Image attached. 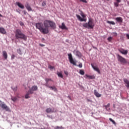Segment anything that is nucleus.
Segmentation results:
<instances>
[{"mask_svg": "<svg viewBox=\"0 0 129 129\" xmlns=\"http://www.w3.org/2000/svg\"><path fill=\"white\" fill-rule=\"evenodd\" d=\"M117 59L119 62H120L121 64H127V61L126 59L123 57H122L120 55H117Z\"/></svg>", "mask_w": 129, "mask_h": 129, "instance_id": "7", "label": "nucleus"}, {"mask_svg": "<svg viewBox=\"0 0 129 129\" xmlns=\"http://www.w3.org/2000/svg\"><path fill=\"white\" fill-rule=\"evenodd\" d=\"M109 106H110V104L108 103L107 105L105 106V107L107 109V107H109Z\"/></svg>", "mask_w": 129, "mask_h": 129, "instance_id": "37", "label": "nucleus"}, {"mask_svg": "<svg viewBox=\"0 0 129 129\" xmlns=\"http://www.w3.org/2000/svg\"><path fill=\"white\" fill-rule=\"evenodd\" d=\"M16 5H17V6L20 8V9H24V8H25V7H24V5H23V4L20 3L19 2H17L16 3Z\"/></svg>", "mask_w": 129, "mask_h": 129, "instance_id": "19", "label": "nucleus"}, {"mask_svg": "<svg viewBox=\"0 0 129 129\" xmlns=\"http://www.w3.org/2000/svg\"><path fill=\"white\" fill-rule=\"evenodd\" d=\"M107 24H110L111 25H115V23L113 21H107Z\"/></svg>", "mask_w": 129, "mask_h": 129, "instance_id": "27", "label": "nucleus"}, {"mask_svg": "<svg viewBox=\"0 0 129 129\" xmlns=\"http://www.w3.org/2000/svg\"><path fill=\"white\" fill-rule=\"evenodd\" d=\"M118 51L119 52H120V53H121V54H123V55H126L128 52L127 50H125L123 49H119Z\"/></svg>", "mask_w": 129, "mask_h": 129, "instance_id": "14", "label": "nucleus"}, {"mask_svg": "<svg viewBox=\"0 0 129 129\" xmlns=\"http://www.w3.org/2000/svg\"><path fill=\"white\" fill-rule=\"evenodd\" d=\"M5 102H2V100H0V107H1L2 105Z\"/></svg>", "mask_w": 129, "mask_h": 129, "instance_id": "40", "label": "nucleus"}, {"mask_svg": "<svg viewBox=\"0 0 129 129\" xmlns=\"http://www.w3.org/2000/svg\"><path fill=\"white\" fill-rule=\"evenodd\" d=\"M85 76L89 78V79H95V76L94 75L90 76L88 75H86Z\"/></svg>", "mask_w": 129, "mask_h": 129, "instance_id": "21", "label": "nucleus"}, {"mask_svg": "<svg viewBox=\"0 0 129 129\" xmlns=\"http://www.w3.org/2000/svg\"><path fill=\"white\" fill-rule=\"evenodd\" d=\"M64 73L66 75H67V76H68V72L66 71H64Z\"/></svg>", "mask_w": 129, "mask_h": 129, "instance_id": "39", "label": "nucleus"}, {"mask_svg": "<svg viewBox=\"0 0 129 129\" xmlns=\"http://www.w3.org/2000/svg\"><path fill=\"white\" fill-rule=\"evenodd\" d=\"M3 56L5 60H7L8 59V53L6 50L3 51L2 52Z\"/></svg>", "mask_w": 129, "mask_h": 129, "instance_id": "15", "label": "nucleus"}, {"mask_svg": "<svg viewBox=\"0 0 129 129\" xmlns=\"http://www.w3.org/2000/svg\"><path fill=\"white\" fill-rule=\"evenodd\" d=\"M44 25L42 23H37L36 24V29H38L40 32L42 34H48L49 33V30H48L46 27H43Z\"/></svg>", "mask_w": 129, "mask_h": 129, "instance_id": "2", "label": "nucleus"}, {"mask_svg": "<svg viewBox=\"0 0 129 129\" xmlns=\"http://www.w3.org/2000/svg\"><path fill=\"white\" fill-rule=\"evenodd\" d=\"M117 3H120L121 0H116Z\"/></svg>", "mask_w": 129, "mask_h": 129, "instance_id": "48", "label": "nucleus"}, {"mask_svg": "<svg viewBox=\"0 0 129 129\" xmlns=\"http://www.w3.org/2000/svg\"><path fill=\"white\" fill-rule=\"evenodd\" d=\"M11 99L12 100H13V101H16L17 98V97H15L12 98Z\"/></svg>", "mask_w": 129, "mask_h": 129, "instance_id": "34", "label": "nucleus"}, {"mask_svg": "<svg viewBox=\"0 0 129 129\" xmlns=\"http://www.w3.org/2000/svg\"><path fill=\"white\" fill-rule=\"evenodd\" d=\"M112 40V37H109L107 38V40H108L109 42H111Z\"/></svg>", "mask_w": 129, "mask_h": 129, "instance_id": "32", "label": "nucleus"}, {"mask_svg": "<svg viewBox=\"0 0 129 129\" xmlns=\"http://www.w3.org/2000/svg\"><path fill=\"white\" fill-rule=\"evenodd\" d=\"M48 68H49V69H53L54 68V67L51 66V65H49L48 66Z\"/></svg>", "mask_w": 129, "mask_h": 129, "instance_id": "41", "label": "nucleus"}, {"mask_svg": "<svg viewBox=\"0 0 129 129\" xmlns=\"http://www.w3.org/2000/svg\"><path fill=\"white\" fill-rule=\"evenodd\" d=\"M48 87V88H50V89H51L52 90H53L54 91L56 92L57 91V88H56L55 86H49V87Z\"/></svg>", "mask_w": 129, "mask_h": 129, "instance_id": "22", "label": "nucleus"}, {"mask_svg": "<svg viewBox=\"0 0 129 129\" xmlns=\"http://www.w3.org/2000/svg\"><path fill=\"white\" fill-rule=\"evenodd\" d=\"M15 37L16 39H21V40H23V41H27V36L25 35L23 32H22V30L20 29H17L15 31Z\"/></svg>", "mask_w": 129, "mask_h": 129, "instance_id": "1", "label": "nucleus"}, {"mask_svg": "<svg viewBox=\"0 0 129 129\" xmlns=\"http://www.w3.org/2000/svg\"><path fill=\"white\" fill-rule=\"evenodd\" d=\"M0 33L1 34H6L7 33V31H6V29L3 27H0Z\"/></svg>", "mask_w": 129, "mask_h": 129, "instance_id": "20", "label": "nucleus"}, {"mask_svg": "<svg viewBox=\"0 0 129 129\" xmlns=\"http://www.w3.org/2000/svg\"><path fill=\"white\" fill-rule=\"evenodd\" d=\"M25 8H26L27 11H29V12H31L32 11V8L30 6V4L28 3L25 5Z\"/></svg>", "mask_w": 129, "mask_h": 129, "instance_id": "17", "label": "nucleus"}, {"mask_svg": "<svg viewBox=\"0 0 129 129\" xmlns=\"http://www.w3.org/2000/svg\"><path fill=\"white\" fill-rule=\"evenodd\" d=\"M80 2H82V3H85V4H87V1L86 0H80Z\"/></svg>", "mask_w": 129, "mask_h": 129, "instance_id": "36", "label": "nucleus"}, {"mask_svg": "<svg viewBox=\"0 0 129 129\" xmlns=\"http://www.w3.org/2000/svg\"><path fill=\"white\" fill-rule=\"evenodd\" d=\"M94 95H95L96 97H98V98L101 97V94H100L99 93H98V92H97L96 90H94Z\"/></svg>", "mask_w": 129, "mask_h": 129, "instance_id": "16", "label": "nucleus"}, {"mask_svg": "<svg viewBox=\"0 0 129 129\" xmlns=\"http://www.w3.org/2000/svg\"><path fill=\"white\" fill-rule=\"evenodd\" d=\"M80 74H81V75H84V74H85V73L84 72V71L81 70H80Z\"/></svg>", "mask_w": 129, "mask_h": 129, "instance_id": "30", "label": "nucleus"}, {"mask_svg": "<svg viewBox=\"0 0 129 129\" xmlns=\"http://www.w3.org/2000/svg\"><path fill=\"white\" fill-rule=\"evenodd\" d=\"M83 26L84 28H87V29H93V28H94L93 20L91 19H89L88 22L85 23Z\"/></svg>", "mask_w": 129, "mask_h": 129, "instance_id": "5", "label": "nucleus"}, {"mask_svg": "<svg viewBox=\"0 0 129 129\" xmlns=\"http://www.w3.org/2000/svg\"><path fill=\"white\" fill-rule=\"evenodd\" d=\"M45 111L47 113H53V112H55V109L54 108H48L46 109Z\"/></svg>", "mask_w": 129, "mask_h": 129, "instance_id": "10", "label": "nucleus"}, {"mask_svg": "<svg viewBox=\"0 0 129 129\" xmlns=\"http://www.w3.org/2000/svg\"><path fill=\"white\" fill-rule=\"evenodd\" d=\"M40 46H41V47H44V46H45V45H44V44H40Z\"/></svg>", "mask_w": 129, "mask_h": 129, "instance_id": "49", "label": "nucleus"}, {"mask_svg": "<svg viewBox=\"0 0 129 129\" xmlns=\"http://www.w3.org/2000/svg\"><path fill=\"white\" fill-rule=\"evenodd\" d=\"M119 3L115 2V3H114V6H115L116 8H117V7H118V4H119Z\"/></svg>", "mask_w": 129, "mask_h": 129, "instance_id": "35", "label": "nucleus"}, {"mask_svg": "<svg viewBox=\"0 0 129 129\" xmlns=\"http://www.w3.org/2000/svg\"><path fill=\"white\" fill-rule=\"evenodd\" d=\"M113 34H114V36H117V33H116V32H114Z\"/></svg>", "mask_w": 129, "mask_h": 129, "instance_id": "46", "label": "nucleus"}, {"mask_svg": "<svg viewBox=\"0 0 129 129\" xmlns=\"http://www.w3.org/2000/svg\"><path fill=\"white\" fill-rule=\"evenodd\" d=\"M109 119L110 121H111V122H112V123H113V124H114L115 125H116V122H115V121H114V120H113L112 118H109Z\"/></svg>", "mask_w": 129, "mask_h": 129, "instance_id": "26", "label": "nucleus"}, {"mask_svg": "<svg viewBox=\"0 0 129 129\" xmlns=\"http://www.w3.org/2000/svg\"><path fill=\"white\" fill-rule=\"evenodd\" d=\"M54 129H63L64 127H63L62 126H56L54 127Z\"/></svg>", "mask_w": 129, "mask_h": 129, "instance_id": "29", "label": "nucleus"}, {"mask_svg": "<svg viewBox=\"0 0 129 129\" xmlns=\"http://www.w3.org/2000/svg\"><path fill=\"white\" fill-rule=\"evenodd\" d=\"M15 57H16L15 56V54H12V56H11V59L12 60H14V59H15Z\"/></svg>", "mask_w": 129, "mask_h": 129, "instance_id": "38", "label": "nucleus"}, {"mask_svg": "<svg viewBox=\"0 0 129 129\" xmlns=\"http://www.w3.org/2000/svg\"><path fill=\"white\" fill-rule=\"evenodd\" d=\"M17 53L19 54V55H23V52L20 48L17 49Z\"/></svg>", "mask_w": 129, "mask_h": 129, "instance_id": "25", "label": "nucleus"}, {"mask_svg": "<svg viewBox=\"0 0 129 129\" xmlns=\"http://www.w3.org/2000/svg\"><path fill=\"white\" fill-rule=\"evenodd\" d=\"M68 55L69 56V59L70 60V63L71 64H73V65H74L75 66H77L76 62L75 61H74V59H73V57H72V54L71 53H68ZM78 67H79V68H82V63H80L79 65H77Z\"/></svg>", "mask_w": 129, "mask_h": 129, "instance_id": "6", "label": "nucleus"}, {"mask_svg": "<svg viewBox=\"0 0 129 129\" xmlns=\"http://www.w3.org/2000/svg\"><path fill=\"white\" fill-rule=\"evenodd\" d=\"M44 27H46L47 30H49V27H50L51 29H56V24L53 21L50 20H45L43 22Z\"/></svg>", "mask_w": 129, "mask_h": 129, "instance_id": "3", "label": "nucleus"}, {"mask_svg": "<svg viewBox=\"0 0 129 129\" xmlns=\"http://www.w3.org/2000/svg\"><path fill=\"white\" fill-rule=\"evenodd\" d=\"M37 90H38V86L36 85H34L28 91L30 93H32V94H33L34 91H37Z\"/></svg>", "mask_w": 129, "mask_h": 129, "instance_id": "8", "label": "nucleus"}, {"mask_svg": "<svg viewBox=\"0 0 129 129\" xmlns=\"http://www.w3.org/2000/svg\"><path fill=\"white\" fill-rule=\"evenodd\" d=\"M23 13H24V15H27V11H23Z\"/></svg>", "mask_w": 129, "mask_h": 129, "instance_id": "45", "label": "nucleus"}, {"mask_svg": "<svg viewBox=\"0 0 129 129\" xmlns=\"http://www.w3.org/2000/svg\"><path fill=\"white\" fill-rule=\"evenodd\" d=\"M76 55L78 57H81V53L79 51H76Z\"/></svg>", "mask_w": 129, "mask_h": 129, "instance_id": "28", "label": "nucleus"}, {"mask_svg": "<svg viewBox=\"0 0 129 129\" xmlns=\"http://www.w3.org/2000/svg\"><path fill=\"white\" fill-rule=\"evenodd\" d=\"M68 98L69 99H70V100H72V99L71 98V97H70V96H68Z\"/></svg>", "mask_w": 129, "mask_h": 129, "instance_id": "44", "label": "nucleus"}, {"mask_svg": "<svg viewBox=\"0 0 129 129\" xmlns=\"http://www.w3.org/2000/svg\"><path fill=\"white\" fill-rule=\"evenodd\" d=\"M45 81L46 82V83L45 84L46 87H49V85L48 84L49 81H53V80H52V79L50 78H45Z\"/></svg>", "mask_w": 129, "mask_h": 129, "instance_id": "13", "label": "nucleus"}, {"mask_svg": "<svg viewBox=\"0 0 129 129\" xmlns=\"http://www.w3.org/2000/svg\"><path fill=\"white\" fill-rule=\"evenodd\" d=\"M59 28L60 29H61V30H68V28L66 27V26L65 25V23H64V22L62 23L61 26H59Z\"/></svg>", "mask_w": 129, "mask_h": 129, "instance_id": "11", "label": "nucleus"}, {"mask_svg": "<svg viewBox=\"0 0 129 129\" xmlns=\"http://www.w3.org/2000/svg\"><path fill=\"white\" fill-rule=\"evenodd\" d=\"M20 26H24V23H23L22 22H20Z\"/></svg>", "mask_w": 129, "mask_h": 129, "instance_id": "42", "label": "nucleus"}, {"mask_svg": "<svg viewBox=\"0 0 129 129\" xmlns=\"http://www.w3.org/2000/svg\"><path fill=\"white\" fill-rule=\"evenodd\" d=\"M87 101H88V102H91V101H92L91 100L87 99Z\"/></svg>", "mask_w": 129, "mask_h": 129, "instance_id": "43", "label": "nucleus"}, {"mask_svg": "<svg viewBox=\"0 0 129 129\" xmlns=\"http://www.w3.org/2000/svg\"><path fill=\"white\" fill-rule=\"evenodd\" d=\"M1 107L2 109L6 110V111H10V108L5 103L2 105Z\"/></svg>", "mask_w": 129, "mask_h": 129, "instance_id": "9", "label": "nucleus"}, {"mask_svg": "<svg viewBox=\"0 0 129 129\" xmlns=\"http://www.w3.org/2000/svg\"><path fill=\"white\" fill-rule=\"evenodd\" d=\"M46 2L44 1L42 4V7H46Z\"/></svg>", "mask_w": 129, "mask_h": 129, "instance_id": "33", "label": "nucleus"}, {"mask_svg": "<svg viewBox=\"0 0 129 129\" xmlns=\"http://www.w3.org/2000/svg\"><path fill=\"white\" fill-rule=\"evenodd\" d=\"M126 37L127 38V39H129V34H126Z\"/></svg>", "mask_w": 129, "mask_h": 129, "instance_id": "47", "label": "nucleus"}, {"mask_svg": "<svg viewBox=\"0 0 129 129\" xmlns=\"http://www.w3.org/2000/svg\"><path fill=\"white\" fill-rule=\"evenodd\" d=\"M115 21H116L117 23H122L123 19H122V18L121 17H117L115 18Z\"/></svg>", "mask_w": 129, "mask_h": 129, "instance_id": "18", "label": "nucleus"}, {"mask_svg": "<svg viewBox=\"0 0 129 129\" xmlns=\"http://www.w3.org/2000/svg\"><path fill=\"white\" fill-rule=\"evenodd\" d=\"M12 89L15 92L16 91H17V90H18V87H15L12 88Z\"/></svg>", "mask_w": 129, "mask_h": 129, "instance_id": "31", "label": "nucleus"}, {"mask_svg": "<svg viewBox=\"0 0 129 129\" xmlns=\"http://www.w3.org/2000/svg\"><path fill=\"white\" fill-rule=\"evenodd\" d=\"M91 66L95 71H96L99 74H100V70H99V69H98L97 67L93 66L92 63L91 64Z\"/></svg>", "mask_w": 129, "mask_h": 129, "instance_id": "12", "label": "nucleus"}, {"mask_svg": "<svg viewBox=\"0 0 129 129\" xmlns=\"http://www.w3.org/2000/svg\"><path fill=\"white\" fill-rule=\"evenodd\" d=\"M79 11L80 12V15H81V16L83 18H81V17H80V16L78 14H76V17L78 20L80 21V22H86V21H87V19L86 18V16H85V15L84 14L83 12H82V11H80V10Z\"/></svg>", "mask_w": 129, "mask_h": 129, "instance_id": "4", "label": "nucleus"}, {"mask_svg": "<svg viewBox=\"0 0 129 129\" xmlns=\"http://www.w3.org/2000/svg\"><path fill=\"white\" fill-rule=\"evenodd\" d=\"M30 94H33L29 92V90H28V92L26 93L25 96L26 99H28V98H30V97H31L29 96Z\"/></svg>", "mask_w": 129, "mask_h": 129, "instance_id": "23", "label": "nucleus"}, {"mask_svg": "<svg viewBox=\"0 0 129 129\" xmlns=\"http://www.w3.org/2000/svg\"><path fill=\"white\" fill-rule=\"evenodd\" d=\"M0 17H3V15H2V14H0Z\"/></svg>", "mask_w": 129, "mask_h": 129, "instance_id": "50", "label": "nucleus"}, {"mask_svg": "<svg viewBox=\"0 0 129 129\" xmlns=\"http://www.w3.org/2000/svg\"><path fill=\"white\" fill-rule=\"evenodd\" d=\"M57 76H58V77H60V78H63V75L62 74V73L57 72Z\"/></svg>", "mask_w": 129, "mask_h": 129, "instance_id": "24", "label": "nucleus"}]
</instances>
